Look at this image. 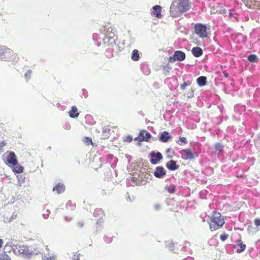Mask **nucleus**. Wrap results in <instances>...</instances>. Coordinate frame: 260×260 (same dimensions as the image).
<instances>
[{
	"instance_id": "30",
	"label": "nucleus",
	"mask_w": 260,
	"mask_h": 260,
	"mask_svg": "<svg viewBox=\"0 0 260 260\" xmlns=\"http://www.w3.org/2000/svg\"><path fill=\"white\" fill-rule=\"evenodd\" d=\"M228 237V235H226V234H223V235H220V239L223 241L226 240Z\"/></svg>"
},
{
	"instance_id": "45",
	"label": "nucleus",
	"mask_w": 260,
	"mask_h": 260,
	"mask_svg": "<svg viewBox=\"0 0 260 260\" xmlns=\"http://www.w3.org/2000/svg\"><path fill=\"white\" fill-rule=\"evenodd\" d=\"M131 180H132V181H133V182H134L135 179H134V178H132H132H131Z\"/></svg>"
},
{
	"instance_id": "39",
	"label": "nucleus",
	"mask_w": 260,
	"mask_h": 260,
	"mask_svg": "<svg viewBox=\"0 0 260 260\" xmlns=\"http://www.w3.org/2000/svg\"><path fill=\"white\" fill-rule=\"evenodd\" d=\"M44 260H55V258L53 257H50L44 258Z\"/></svg>"
},
{
	"instance_id": "44",
	"label": "nucleus",
	"mask_w": 260,
	"mask_h": 260,
	"mask_svg": "<svg viewBox=\"0 0 260 260\" xmlns=\"http://www.w3.org/2000/svg\"><path fill=\"white\" fill-rule=\"evenodd\" d=\"M9 246V245L8 244V243H7L5 246V249H6Z\"/></svg>"
},
{
	"instance_id": "41",
	"label": "nucleus",
	"mask_w": 260,
	"mask_h": 260,
	"mask_svg": "<svg viewBox=\"0 0 260 260\" xmlns=\"http://www.w3.org/2000/svg\"><path fill=\"white\" fill-rule=\"evenodd\" d=\"M5 145V143L4 141H2L0 143V147H3Z\"/></svg>"
},
{
	"instance_id": "40",
	"label": "nucleus",
	"mask_w": 260,
	"mask_h": 260,
	"mask_svg": "<svg viewBox=\"0 0 260 260\" xmlns=\"http://www.w3.org/2000/svg\"><path fill=\"white\" fill-rule=\"evenodd\" d=\"M108 131H109V128H108L107 127H104V128H103V132L104 133H106V132H108Z\"/></svg>"
},
{
	"instance_id": "23",
	"label": "nucleus",
	"mask_w": 260,
	"mask_h": 260,
	"mask_svg": "<svg viewBox=\"0 0 260 260\" xmlns=\"http://www.w3.org/2000/svg\"><path fill=\"white\" fill-rule=\"evenodd\" d=\"M247 231L249 234L253 235L257 232V230L253 228L252 225H249L247 228Z\"/></svg>"
},
{
	"instance_id": "42",
	"label": "nucleus",
	"mask_w": 260,
	"mask_h": 260,
	"mask_svg": "<svg viewBox=\"0 0 260 260\" xmlns=\"http://www.w3.org/2000/svg\"><path fill=\"white\" fill-rule=\"evenodd\" d=\"M3 244V241L2 239H0V248L2 247Z\"/></svg>"
},
{
	"instance_id": "9",
	"label": "nucleus",
	"mask_w": 260,
	"mask_h": 260,
	"mask_svg": "<svg viewBox=\"0 0 260 260\" xmlns=\"http://www.w3.org/2000/svg\"><path fill=\"white\" fill-rule=\"evenodd\" d=\"M150 155L152 157L150 161L153 164H156L162 158L161 154L159 152L155 153L154 152H152L151 153Z\"/></svg>"
},
{
	"instance_id": "13",
	"label": "nucleus",
	"mask_w": 260,
	"mask_h": 260,
	"mask_svg": "<svg viewBox=\"0 0 260 260\" xmlns=\"http://www.w3.org/2000/svg\"><path fill=\"white\" fill-rule=\"evenodd\" d=\"M166 167L170 170H176L178 169V166L176 165V162L175 160H171L169 161L167 164Z\"/></svg>"
},
{
	"instance_id": "2",
	"label": "nucleus",
	"mask_w": 260,
	"mask_h": 260,
	"mask_svg": "<svg viewBox=\"0 0 260 260\" xmlns=\"http://www.w3.org/2000/svg\"><path fill=\"white\" fill-rule=\"evenodd\" d=\"M210 219L211 222H209V225L212 231L218 229L224 223V219L219 212H214Z\"/></svg>"
},
{
	"instance_id": "15",
	"label": "nucleus",
	"mask_w": 260,
	"mask_h": 260,
	"mask_svg": "<svg viewBox=\"0 0 260 260\" xmlns=\"http://www.w3.org/2000/svg\"><path fill=\"white\" fill-rule=\"evenodd\" d=\"M70 116L72 118H77L78 117L79 113L78 112L77 108L74 106H72L71 111L69 112Z\"/></svg>"
},
{
	"instance_id": "3",
	"label": "nucleus",
	"mask_w": 260,
	"mask_h": 260,
	"mask_svg": "<svg viewBox=\"0 0 260 260\" xmlns=\"http://www.w3.org/2000/svg\"><path fill=\"white\" fill-rule=\"evenodd\" d=\"M13 250L15 253L21 254L24 256H28L32 253L37 254V253H34L31 249L25 245H17L13 248Z\"/></svg>"
},
{
	"instance_id": "26",
	"label": "nucleus",
	"mask_w": 260,
	"mask_h": 260,
	"mask_svg": "<svg viewBox=\"0 0 260 260\" xmlns=\"http://www.w3.org/2000/svg\"><path fill=\"white\" fill-rule=\"evenodd\" d=\"M168 191L170 193H173L175 191V187L173 185H170L168 187Z\"/></svg>"
},
{
	"instance_id": "36",
	"label": "nucleus",
	"mask_w": 260,
	"mask_h": 260,
	"mask_svg": "<svg viewBox=\"0 0 260 260\" xmlns=\"http://www.w3.org/2000/svg\"><path fill=\"white\" fill-rule=\"evenodd\" d=\"M132 140L133 138L131 136H127L125 140L127 142H131L132 141Z\"/></svg>"
},
{
	"instance_id": "46",
	"label": "nucleus",
	"mask_w": 260,
	"mask_h": 260,
	"mask_svg": "<svg viewBox=\"0 0 260 260\" xmlns=\"http://www.w3.org/2000/svg\"><path fill=\"white\" fill-rule=\"evenodd\" d=\"M65 218H66V219L67 220H68V221H70V220H71V219H69L68 220L67 217H65Z\"/></svg>"
},
{
	"instance_id": "48",
	"label": "nucleus",
	"mask_w": 260,
	"mask_h": 260,
	"mask_svg": "<svg viewBox=\"0 0 260 260\" xmlns=\"http://www.w3.org/2000/svg\"><path fill=\"white\" fill-rule=\"evenodd\" d=\"M74 259H76V260H79V258H77V259H76V258H74Z\"/></svg>"
},
{
	"instance_id": "31",
	"label": "nucleus",
	"mask_w": 260,
	"mask_h": 260,
	"mask_svg": "<svg viewBox=\"0 0 260 260\" xmlns=\"http://www.w3.org/2000/svg\"><path fill=\"white\" fill-rule=\"evenodd\" d=\"M254 224L256 226H260V219L258 218H256L254 220Z\"/></svg>"
},
{
	"instance_id": "4",
	"label": "nucleus",
	"mask_w": 260,
	"mask_h": 260,
	"mask_svg": "<svg viewBox=\"0 0 260 260\" xmlns=\"http://www.w3.org/2000/svg\"><path fill=\"white\" fill-rule=\"evenodd\" d=\"M195 33L200 38H204L208 36L207 29L202 24H197L194 26Z\"/></svg>"
},
{
	"instance_id": "38",
	"label": "nucleus",
	"mask_w": 260,
	"mask_h": 260,
	"mask_svg": "<svg viewBox=\"0 0 260 260\" xmlns=\"http://www.w3.org/2000/svg\"><path fill=\"white\" fill-rule=\"evenodd\" d=\"M98 212H100L101 213H103L102 211H101V210H100V209H96V210H95V211H94V212L93 214H94V215H95Z\"/></svg>"
},
{
	"instance_id": "11",
	"label": "nucleus",
	"mask_w": 260,
	"mask_h": 260,
	"mask_svg": "<svg viewBox=\"0 0 260 260\" xmlns=\"http://www.w3.org/2000/svg\"><path fill=\"white\" fill-rule=\"evenodd\" d=\"M139 137L141 141H147L150 138L151 135L146 131L143 130L140 133Z\"/></svg>"
},
{
	"instance_id": "28",
	"label": "nucleus",
	"mask_w": 260,
	"mask_h": 260,
	"mask_svg": "<svg viewBox=\"0 0 260 260\" xmlns=\"http://www.w3.org/2000/svg\"><path fill=\"white\" fill-rule=\"evenodd\" d=\"M31 74V72L30 71H28L25 74V77L27 80H28L30 77Z\"/></svg>"
},
{
	"instance_id": "19",
	"label": "nucleus",
	"mask_w": 260,
	"mask_h": 260,
	"mask_svg": "<svg viewBox=\"0 0 260 260\" xmlns=\"http://www.w3.org/2000/svg\"><path fill=\"white\" fill-rule=\"evenodd\" d=\"M197 82L199 86H203L206 83V78L204 76H201L197 79Z\"/></svg>"
},
{
	"instance_id": "7",
	"label": "nucleus",
	"mask_w": 260,
	"mask_h": 260,
	"mask_svg": "<svg viewBox=\"0 0 260 260\" xmlns=\"http://www.w3.org/2000/svg\"><path fill=\"white\" fill-rule=\"evenodd\" d=\"M7 164L9 166H14L17 165V159L16 155L13 152H10L7 156Z\"/></svg>"
},
{
	"instance_id": "10",
	"label": "nucleus",
	"mask_w": 260,
	"mask_h": 260,
	"mask_svg": "<svg viewBox=\"0 0 260 260\" xmlns=\"http://www.w3.org/2000/svg\"><path fill=\"white\" fill-rule=\"evenodd\" d=\"M154 176L157 178H161L166 175V172L162 167H157L154 172Z\"/></svg>"
},
{
	"instance_id": "5",
	"label": "nucleus",
	"mask_w": 260,
	"mask_h": 260,
	"mask_svg": "<svg viewBox=\"0 0 260 260\" xmlns=\"http://www.w3.org/2000/svg\"><path fill=\"white\" fill-rule=\"evenodd\" d=\"M13 51L6 46H0V59L7 60L11 57Z\"/></svg>"
},
{
	"instance_id": "8",
	"label": "nucleus",
	"mask_w": 260,
	"mask_h": 260,
	"mask_svg": "<svg viewBox=\"0 0 260 260\" xmlns=\"http://www.w3.org/2000/svg\"><path fill=\"white\" fill-rule=\"evenodd\" d=\"M185 54L184 52L180 51H176L174 53L173 57H170V61H172V59L175 60V58L178 60L182 61L185 59Z\"/></svg>"
},
{
	"instance_id": "29",
	"label": "nucleus",
	"mask_w": 260,
	"mask_h": 260,
	"mask_svg": "<svg viewBox=\"0 0 260 260\" xmlns=\"http://www.w3.org/2000/svg\"><path fill=\"white\" fill-rule=\"evenodd\" d=\"M154 209L155 211H159L161 209V205L158 204H156L154 206Z\"/></svg>"
},
{
	"instance_id": "24",
	"label": "nucleus",
	"mask_w": 260,
	"mask_h": 260,
	"mask_svg": "<svg viewBox=\"0 0 260 260\" xmlns=\"http://www.w3.org/2000/svg\"><path fill=\"white\" fill-rule=\"evenodd\" d=\"M248 59L250 62H252L257 61L258 59L257 56L254 54H251L249 55L248 57Z\"/></svg>"
},
{
	"instance_id": "43",
	"label": "nucleus",
	"mask_w": 260,
	"mask_h": 260,
	"mask_svg": "<svg viewBox=\"0 0 260 260\" xmlns=\"http://www.w3.org/2000/svg\"><path fill=\"white\" fill-rule=\"evenodd\" d=\"M223 74H224V77H227L228 76V73H226L225 72H224Z\"/></svg>"
},
{
	"instance_id": "12",
	"label": "nucleus",
	"mask_w": 260,
	"mask_h": 260,
	"mask_svg": "<svg viewBox=\"0 0 260 260\" xmlns=\"http://www.w3.org/2000/svg\"><path fill=\"white\" fill-rule=\"evenodd\" d=\"M161 7L159 5H156L153 7V11L151 13L155 15L157 18H160L161 14L160 13Z\"/></svg>"
},
{
	"instance_id": "22",
	"label": "nucleus",
	"mask_w": 260,
	"mask_h": 260,
	"mask_svg": "<svg viewBox=\"0 0 260 260\" xmlns=\"http://www.w3.org/2000/svg\"><path fill=\"white\" fill-rule=\"evenodd\" d=\"M237 246L238 247L237 249V251L238 253L244 251L246 248V245L245 244H242L241 242L237 244Z\"/></svg>"
},
{
	"instance_id": "1",
	"label": "nucleus",
	"mask_w": 260,
	"mask_h": 260,
	"mask_svg": "<svg viewBox=\"0 0 260 260\" xmlns=\"http://www.w3.org/2000/svg\"><path fill=\"white\" fill-rule=\"evenodd\" d=\"M189 7L188 0H174L170 7V14L172 17L178 16L189 10Z\"/></svg>"
},
{
	"instance_id": "14",
	"label": "nucleus",
	"mask_w": 260,
	"mask_h": 260,
	"mask_svg": "<svg viewBox=\"0 0 260 260\" xmlns=\"http://www.w3.org/2000/svg\"><path fill=\"white\" fill-rule=\"evenodd\" d=\"M171 137L169 133L167 131L163 132L159 137V140L163 142H167L168 140Z\"/></svg>"
},
{
	"instance_id": "21",
	"label": "nucleus",
	"mask_w": 260,
	"mask_h": 260,
	"mask_svg": "<svg viewBox=\"0 0 260 260\" xmlns=\"http://www.w3.org/2000/svg\"><path fill=\"white\" fill-rule=\"evenodd\" d=\"M14 167L13 170V171L16 173H21L23 172V167L22 166H19L18 162H17V165L13 166Z\"/></svg>"
},
{
	"instance_id": "35",
	"label": "nucleus",
	"mask_w": 260,
	"mask_h": 260,
	"mask_svg": "<svg viewBox=\"0 0 260 260\" xmlns=\"http://www.w3.org/2000/svg\"><path fill=\"white\" fill-rule=\"evenodd\" d=\"M46 212H47V214H43V217H44V218H45V219H47V218H48V215H49V213H50V211H49L48 210H47L46 211Z\"/></svg>"
},
{
	"instance_id": "34",
	"label": "nucleus",
	"mask_w": 260,
	"mask_h": 260,
	"mask_svg": "<svg viewBox=\"0 0 260 260\" xmlns=\"http://www.w3.org/2000/svg\"><path fill=\"white\" fill-rule=\"evenodd\" d=\"M187 96L188 98H191L193 96V92L192 89L188 92V93H187Z\"/></svg>"
},
{
	"instance_id": "32",
	"label": "nucleus",
	"mask_w": 260,
	"mask_h": 260,
	"mask_svg": "<svg viewBox=\"0 0 260 260\" xmlns=\"http://www.w3.org/2000/svg\"><path fill=\"white\" fill-rule=\"evenodd\" d=\"M190 83L189 82H184L183 84L181 85V87L182 89H184L186 86L189 85Z\"/></svg>"
},
{
	"instance_id": "17",
	"label": "nucleus",
	"mask_w": 260,
	"mask_h": 260,
	"mask_svg": "<svg viewBox=\"0 0 260 260\" xmlns=\"http://www.w3.org/2000/svg\"><path fill=\"white\" fill-rule=\"evenodd\" d=\"M65 190V186L63 184H58L55 187H54L53 189L54 191H56V192L59 194L61 192H62Z\"/></svg>"
},
{
	"instance_id": "25",
	"label": "nucleus",
	"mask_w": 260,
	"mask_h": 260,
	"mask_svg": "<svg viewBox=\"0 0 260 260\" xmlns=\"http://www.w3.org/2000/svg\"><path fill=\"white\" fill-rule=\"evenodd\" d=\"M0 260H11V259L6 252H4L0 253Z\"/></svg>"
},
{
	"instance_id": "6",
	"label": "nucleus",
	"mask_w": 260,
	"mask_h": 260,
	"mask_svg": "<svg viewBox=\"0 0 260 260\" xmlns=\"http://www.w3.org/2000/svg\"><path fill=\"white\" fill-rule=\"evenodd\" d=\"M182 157L185 159H193L194 158V154L192 153L189 149L182 150L180 151Z\"/></svg>"
},
{
	"instance_id": "47",
	"label": "nucleus",
	"mask_w": 260,
	"mask_h": 260,
	"mask_svg": "<svg viewBox=\"0 0 260 260\" xmlns=\"http://www.w3.org/2000/svg\"><path fill=\"white\" fill-rule=\"evenodd\" d=\"M74 259H76V260H79V258H77V259H76V258H74Z\"/></svg>"
},
{
	"instance_id": "27",
	"label": "nucleus",
	"mask_w": 260,
	"mask_h": 260,
	"mask_svg": "<svg viewBox=\"0 0 260 260\" xmlns=\"http://www.w3.org/2000/svg\"><path fill=\"white\" fill-rule=\"evenodd\" d=\"M84 143L88 145L89 144H92V140L91 138H86L84 140Z\"/></svg>"
},
{
	"instance_id": "20",
	"label": "nucleus",
	"mask_w": 260,
	"mask_h": 260,
	"mask_svg": "<svg viewBox=\"0 0 260 260\" xmlns=\"http://www.w3.org/2000/svg\"><path fill=\"white\" fill-rule=\"evenodd\" d=\"M140 58L139 53L138 50L135 49L133 50L132 54V59L134 61H137Z\"/></svg>"
},
{
	"instance_id": "18",
	"label": "nucleus",
	"mask_w": 260,
	"mask_h": 260,
	"mask_svg": "<svg viewBox=\"0 0 260 260\" xmlns=\"http://www.w3.org/2000/svg\"><path fill=\"white\" fill-rule=\"evenodd\" d=\"M224 146L220 143H217L214 146L215 152H221L224 149Z\"/></svg>"
},
{
	"instance_id": "37",
	"label": "nucleus",
	"mask_w": 260,
	"mask_h": 260,
	"mask_svg": "<svg viewBox=\"0 0 260 260\" xmlns=\"http://www.w3.org/2000/svg\"><path fill=\"white\" fill-rule=\"evenodd\" d=\"M77 225L79 227L82 228L84 225V222L83 221H79L78 222Z\"/></svg>"
},
{
	"instance_id": "33",
	"label": "nucleus",
	"mask_w": 260,
	"mask_h": 260,
	"mask_svg": "<svg viewBox=\"0 0 260 260\" xmlns=\"http://www.w3.org/2000/svg\"><path fill=\"white\" fill-rule=\"evenodd\" d=\"M179 139L181 141V142H183V143H184L185 144H186L187 143V141L185 137H180L179 138Z\"/></svg>"
},
{
	"instance_id": "16",
	"label": "nucleus",
	"mask_w": 260,
	"mask_h": 260,
	"mask_svg": "<svg viewBox=\"0 0 260 260\" xmlns=\"http://www.w3.org/2000/svg\"><path fill=\"white\" fill-rule=\"evenodd\" d=\"M192 54L196 57H199L203 54V50L199 47H194L191 50Z\"/></svg>"
}]
</instances>
